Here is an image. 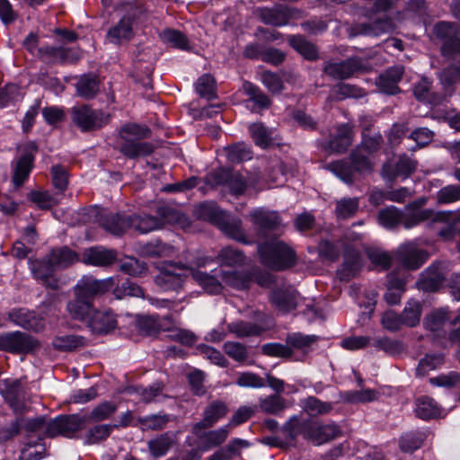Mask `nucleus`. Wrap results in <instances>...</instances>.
I'll return each instance as SVG.
<instances>
[{"label":"nucleus","mask_w":460,"mask_h":460,"mask_svg":"<svg viewBox=\"0 0 460 460\" xmlns=\"http://www.w3.org/2000/svg\"><path fill=\"white\" fill-rule=\"evenodd\" d=\"M450 212H435L432 209L407 213L394 206H389L378 212V222L386 229H394L402 225L405 229L415 227L425 221L446 222L450 219Z\"/></svg>","instance_id":"nucleus-1"},{"label":"nucleus","mask_w":460,"mask_h":460,"mask_svg":"<svg viewBox=\"0 0 460 460\" xmlns=\"http://www.w3.org/2000/svg\"><path fill=\"white\" fill-rule=\"evenodd\" d=\"M151 135V129L146 125L124 124L119 131V137L122 140L119 151L128 159L150 155L155 150L154 145L142 140L149 138Z\"/></svg>","instance_id":"nucleus-2"},{"label":"nucleus","mask_w":460,"mask_h":460,"mask_svg":"<svg viewBox=\"0 0 460 460\" xmlns=\"http://www.w3.org/2000/svg\"><path fill=\"white\" fill-rule=\"evenodd\" d=\"M261 263L274 271H284L297 263L296 251L280 240H270L257 246Z\"/></svg>","instance_id":"nucleus-3"},{"label":"nucleus","mask_w":460,"mask_h":460,"mask_svg":"<svg viewBox=\"0 0 460 460\" xmlns=\"http://www.w3.org/2000/svg\"><path fill=\"white\" fill-rule=\"evenodd\" d=\"M195 213L198 218L215 225L232 239L246 243L241 219L221 210L216 203L202 202L197 207Z\"/></svg>","instance_id":"nucleus-4"},{"label":"nucleus","mask_w":460,"mask_h":460,"mask_svg":"<svg viewBox=\"0 0 460 460\" xmlns=\"http://www.w3.org/2000/svg\"><path fill=\"white\" fill-rule=\"evenodd\" d=\"M183 214L171 206H159L155 215L146 213H133L129 215V229L145 234L163 228L165 225H173L181 222Z\"/></svg>","instance_id":"nucleus-5"},{"label":"nucleus","mask_w":460,"mask_h":460,"mask_svg":"<svg viewBox=\"0 0 460 460\" xmlns=\"http://www.w3.org/2000/svg\"><path fill=\"white\" fill-rule=\"evenodd\" d=\"M327 169L347 184L354 183L359 177L370 172L373 164L369 157L360 150L354 148L349 156L327 164Z\"/></svg>","instance_id":"nucleus-6"},{"label":"nucleus","mask_w":460,"mask_h":460,"mask_svg":"<svg viewBox=\"0 0 460 460\" xmlns=\"http://www.w3.org/2000/svg\"><path fill=\"white\" fill-rule=\"evenodd\" d=\"M71 121L83 133L101 129L109 123L110 114L89 104H81L70 109Z\"/></svg>","instance_id":"nucleus-7"},{"label":"nucleus","mask_w":460,"mask_h":460,"mask_svg":"<svg viewBox=\"0 0 460 460\" xmlns=\"http://www.w3.org/2000/svg\"><path fill=\"white\" fill-rule=\"evenodd\" d=\"M204 182L211 188L227 187L234 196L243 195L248 187L245 178L239 172L224 166L208 172L204 177Z\"/></svg>","instance_id":"nucleus-8"},{"label":"nucleus","mask_w":460,"mask_h":460,"mask_svg":"<svg viewBox=\"0 0 460 460\" xmlns=\"http://www.w3.org/2000/svg\"><path fill=\"white\" fill-rule=\"evenodd\" d=\"M433 33L442 42L441 55L454 59L460 55V26L449 22H438L434 25Z\"/></svg>","instance_id":"nucleus-9"},{"label":"nucleus","mask_w":460,"mask_h":460,"mask_svg":"<svg viewBox=\"0 0 460 460\" xmlns=\"http://www.w3.org/2000/svg\"><path fill=\"white\" fill-rule=\"evenodd\" d=\"M40 348L33 336L20 331L0 334V350L12 354H30Z\"/></svg>","instance_id":"nucleus-10"},{"label":"nucleus","mask_w":460,"mask_h":460,"mask_svg":"<svg viewBox=\"0 0 460 460\" xmlns=\"http://www.w3.org/2000/svg\"><path fill=\"white\" fill-rule=\"evenodd\" d=\"M38 150V145L35 142H28L22 147L21 155L13 163L12 182L14 188H21L28 180L34 167Z\"/></svg>","instance_id":"nucleus-11"},{"label":"nucleus","mask_w":460,"mask_h":460,"mask_svg":"<svg viewBox=\"0 0 460 460\" xmlns=\"http://www.w3.org/2000/svg\"><path fill=\"white\" fill-rule=\"evenodd\" d=\"M114 286L113 278L97 279L93 276H83L73 288L74 295L92 302L106 292L110 291Z\"/></svg>","instance_id":"nucleus-12"},{"label":"nucleus","mask_w":460,"mask_h":460,"mask_svg":"<svg viewBox=\"0 0 460 460\" xmlns=\"http://www.w3.org/2000/svg\"><path fill=\"white\" fill-rule=\"evenodd\" d=\"M367 63L360 57L353 56L340 62H327L323 66V72L336 80H345L355 74L367 70Z\"/></svg>","instance_id":"nucleus-13"},{"label":"nucleus","mask_w":460,"mask_h":460,"mask_svg":"<svg viewBox=\"0 0 460 460\" xmlns=\"http://www.w3.org/2000/svg\"><path fill=\"white\" fill-rule=\"evenodd\" d=\"M86 423V416L79 414L59 415L47 424L46 437L54 438L58 435L72 438Z\"/></svg>","instance_id":"nucleus-14"},{"label":"nucleus","mask_w":460,"mask_h":460,"mask_svg":"<svg viewBox=\"0 0 460 460\" xmlns=\"http://www.w3.org/2000/svg\"><path fill=\"white\" fill-rule=\"evenodd\" d=\"M4 389L0 391L4 402L13 413L22 416L29 411L26 404L27 393L20 379H4Z\"/></svg>","instance_id":"nucleus-15"},{"label":"nucleus","mask_w":460,"mask_h":460,"mask_svg":"<svg viewBox=\"0 0 460 460\" xmlns=\"http://www.w3.org/2000/svg\"><path fill=\"white\" fill-rule=\"evenodd\" d=\"M137 13H141V10H131L123 15L115 25L108 30L106 34L107 40L118 46L130 41L135 34L133 24L137 18Z\"/></svg>","instance_id":"nucleus-16"},{"label":"nucleus","mask_w":460,"mask_h":460,"mask_svg":"<svg viewBox=\"0 0 460 460\" xmlns=\"http://www.w3.org/2000/svg\"><path fill=\"white\" fill-rule=\"evenodd\" d=\"M37 57L47 64L75 63L81 58V52L75 48L65 46H43L38 49Z\"/></svg>","instance_id":"nucleus-17"},{"label":"nucleus","mask_w":460,"mask_h":460,"mask_svg":"<svg viewBox=\"0 0 460 460\" xmlns=\"http://www.w3.org/2000/svg\"><path fill=\"white\" fill-rule=\"evenodd\" d=\"M354 137L353 125L341 123L335 127V133L330 138L323 141L322 148L329 153L343 154L352 145Z\"/></svg>","instance_id":"nucleus-18"},{"label":"nucleus","mask_w":460,"mask_h":460,"mask_svg":"<svg viewBox=\"0 0 460 460\" xmlns=\"http://www.w3.org/2000/svg\"><path fill=\"white\" fill-rule=\"evenodd\" d=\"M396 261L405 269L416 270L429 259V252L413 243L401 244L395 252Z\"/></svg>","instance_id":"nucleus-19"},{"label":"nucleus","mask_w":460,"mask_h":460,"mask_svg":"<svg viewBox=\"0 0 460 460\" xmlns=\"http://www.w3.org/2000/svg\"><path fill=\"white\" fill-rule=\"evenodd\" d=\"M449 270V262L444 261H436L428 267L421 275L419 282L420 289L426 292H435L438 290Z\"/></svg>","instance_id":"nucleus-20"},{"label":"nucleus","mask_w":460,"mask_h":460,"mask_svg":"<svg viewBox=\"0 0 460 460\" xmlns=\"http://www.w3.org/2000/svg\"><path fill=\"white\" fill-rule=\"evenodd\" d=\"M183 265L170 263L159 268V274L155 276V282L164 290L177 291L181 288L186 275L182 272Z\"/></svg>","instance_id":"nucleus-21"},{"label":"nucleus","mask_w":460,"mask_h":460,"mask_svg":"<svg viewBox=\"0 0 460 460\" xmlns=\"http://www.w3.org/2000/svg\"><path fill=\"white\" fill-rule=\"evenodd\" d=\"M362 268V257L358 250L346 245L343 250V262L337 270V277L342 282L354 279Z\"/></svg>","instance_id":"nucleus-22"},{"label":"nucleus","mask_w":460,"mask_h":460,"mask_svg":"<svg viewBox=\"0 0 460 460\" xmlns=\"http://www.w3.org/2000/svg\"><path fill=\"white\" fill-rule=\"evenodd\" d=\"M417 164L416 160L411 159L407 155H402L394 164H384L381 173L384 178L389 181H394L396 178L407 179L416 171Z\"/></svg>","instance_id":"nucleus-23"},{"label":"nucleus","mask_w":460,"mask_h":460,"mask_svg":"<svg viewBox=\"0 0 460 460\" xmlns=\"http://www.w3.org/2000/svg\"><path fill=\"white\" fill-rule=\"evenodd\" d=\"M31 270L33 277L43 286L53 290L58 288V280L55 277L57 269L48 254L42 259L31 261Z\"/></svg>","instance_id":"nucleus-24"},{"label":"nucleus","mask_w":460,"mask_h":460,"mask_svg":"<svg viewBox=\"0 0 460 460\" xmlns=\"http://www.w3.org/2000/svg\"><path fill=\"white\" fill-rule=\"evenodd\" d=\"M298 13L299 10L296 8L286 4H278L272 8H261L259 16L265 24L281 27L287 25L289 20Z\"/></svg>","instance_id":"nucleus-25"},{"label":"nucleus","mask_w":460,"mask_h":460,"mask_svg":"<svg viewBox=\"0 0 460 460\" xmlns=\"http://www.w3.org/2000/svg\"><path fill=\"white\" fill-rule=\"evenodd\" d=\"M118 252L103 246H93L84 252L82 261L86 265L108 268L118 260Z\"/></svg>","instance_id":"nucleus-26"},{"label":"nucleus","mask_w":460,"mask_h":460,"mask_svg":"<svg viewBox=\"0 0 460 460\" xmlns=\"http://www.w3.org/2000/svg\"><path fill=\"white\" fill-rule=\"evenodd\" d=\"M98 225L106 232L120 236L129 229V215L124 212H103L97 217Z\"/></svg>","instance_id":"nucleus-27"},{"label":"nucleus","mask_w":460,"mask_h":460,"mask_svg":"<svg viewBox=\"0 0 460 460\" xmlns=\"http://www.w3.org/2000/svg\"><path fill=\"white\" fill-rule=\"evenodd\" d=\"M8 319L25 330L40 332L44 329L43 318L27 308H13L8 312Z\"/></svg>","instance_id":"nucleus-28"},{"label":"nucleus","mask_w":460,"mask_h":460,"mask_svg":"<svg viewBox=\"0 0 460 460\" xmlns=\"http://www.w3.org/2000/svg\"><path fill=\"white\" fill-rule=\"evenodd\" d=\"M404 67L402 66L388 67L376 79V85L380 92L387 95H396L401 93L398 84L402 81Z\"/></svg>","instance_id":"nucleus-29"},{"label":"nucleus","mask_w":460,"mask_h":460,"mask_svg":"<svg viewBox=\"0 0 460 460\" xmlns=\"http://www.w3.org/2000/svg\"><path fill=\"white\" fill-rule=\"evenodd\" d=\"M91 331L99 335L108 334L117 327V319L111 310H94L86 323Z\"/></svg>","instance_id":"nucleus-30"},{"label":"nucleus","mask_w":460,"mask_h":460,"mask_svg":"<svg viewBox=\"0 0 460 460\" xmlns=\"http://www.w3.org/2000/svg\"><path fill=\"white\" fill-rule=\"evenodd\" d=\"M75 94L84 100L94 99L100 92L101 80L93 72L75 76Z\"/></svg>","instance_id":"nucleus-31"},{"label":"nucleus","mask_w":460,"mask_h":460,"mask_svg":"<svg viewBox=\"0 0 460 460\" xmlns=\"http://www.w3.org/2000/svg\"><path fill=\"white\" fill-rule=\"evenodd\" d=\"M298 292L293 288H277L270 292V301L280 313L286 314L297 307Z\"/></svg>","instance_id":"nucleus-32"},{"label":"nucleus","mask_w":460,"mask_h":460,"mask_svg":"<svg viewBox=\"0 0 460 460\" xmlns=\"http://www.w3.org/2000/svg\"><path fill=\"white\" fill-rule=\"evenodd\" d=\"M312 420H301L298 416H292L281 428L288 439V445L295 446L298 436L310 440Z\"/></svg>","instance_id":"nucleus-33"},{"label":"nucleus","mask_w":460,"mask_h":460,"mask_svg":"<svg viewBox=\"0 0 460 460\" xmlns=\"http://www.w3.org/2000/svg\"><path fill=\"white\" fill-rule=\"evenodd\" d=\"M229 411L227 404L220 400L211 402L204 410L203 419L195 423L193 429H204L212 427Z\"/></svg>","instance_id":"nucleus-34"},{"label":"nucleus","mask_w":460,"mask_h":460,"mask_svg":"<svg viewBox=\"0 0 460 460\" xmlns=\"http://www.w3.org/2000/svg\"><path fill=\"white\" fill-rule=\"evenodd\" d=\"M177 433L174 431H165L147 442V448L152 457L155 459L164 456L170 449L176 444Z\"/></svg>","instance_id":"nucleus-35"},{"label":"nucleus","mask_w":460,"mask_h":460,"mask_svg":"<svg viewBox=\"0 0 460 460\" xmlns=\"http://www.w3.org/2000/svg\"><path fill=\"white\" fill-rule=\"evenodd\" d=\"M243 91L248 96L246 106L253 112H260L267 110L271 105V101L261 89L252 83L246 82L243 84Z\"/></svg>","instance_id":"nucleus-36"},{"label":"nucleus","mask_w":460,"mask_h":460,"mask_svg":"<svg viewBox=\"0 0 460 460\" xmlns=\"http://www.w3.org/2000/svg\"><path fill=\"white\" fill-rule=\"evenodd\" d=\"M252 223L260 232L275 230L281 223V217L276 211H270L262 208L252 210L250 213Z\"/></svg>","instance_id":"nucleus-37"},{"label":"nucleus","mask_w":460,"mask_h":460,"mask_svg":"<svg viewBox=\"0 0 460 460\" xmlns=\"http://www.w3.org/2000/svg\"><path fill=\"white\" fill-rule=\"evenodd\" d=\"M94 310L95 308L92 302L86 301L75 295L66 304V311L75 321L87 323Z\"/></svg>","instance_id":"nucleus-38"},{"label":"nucleus","mask_w":460,"mask_h":460,"mask_svg":"<svg viewBox=\"0 0 460 460\" xmlns=\"http://www.w3.org/2000/svg\"><path fill=\"white\" fill-rule=\"evenodd\" d=\"M219 273L221 279L226 285L237 290L248 289L252 284L251 270L232 271L219 270Z\"/></svg>","instance_id":"nucleus-39"},{"label":"nucleus","mask_w":460,"mask_h":460,"mask_svg":"<svg viewBox=\"0 0 460 460\" xmlns=\"http://www.w3.org/2000/svg\"><path fill=\"white\" fill-rule=\"evenodd\" d=\"M394 29V22L389 17L376 19L358 26V34L378 37L384 33L392 32Z\"/></svg>","instance_id":"nucleus-40"},{"label":"nucleus","mask_w":460,"mask_h":460,"mask_svg":"<svg viewBox=\"0 0 460 460\" xmlns=\"http://www.w3.org/2000/svg\"><path fill=\"white\" fill-rule=\"evenodd\" d=\"M48 255L57 270L66 269L79 261V254L66 245L51 249Z\"/></svg>","instance_id":"nucleus-41"},{"label":"nucleus","mask_w":460,"mask_h":460,"mask_svg":"<svg viewBox=\"0 0 460 460\" xmlns=\"http://www.w3.org/2000/svg\"><path fill=\"white\" fill-rule=\"evenodd\" d=\"M214 274H208L199 270H191L193 279L200 285L206 292L213 295L221 293L222 285L218 280L220 277L219 270H212Z\"/></svg>","instance_id":"nucleus-42"},{"label":"nucleus","mask_w":460,"mask_h":460,"mask_svg":"<svg viewBox=\"0 0 460 460\" xmlns=\"http://www.w3.org/2000/svg\"><path fill=\"white\" fill-rule=\"evenodd\" d=\"M341 434V429L334 423L319 425L312 420L310 440L315 441L318 445L329 442Z\"/></svg>","instance_id":"nucleus-43"},{"label":"nucleus","mask_w":460,"mask_h":460,"mask_svg":"<svg viewBox=\"0 0 460 460\" xmlns=\"http://www.w3.org/2000/svg\"><path fill=\"white\" fill-rule=\"evenodd\" d=\"M288 44L304 58L315 61L319 58L317 47L302 35H290Z\"/></svg>","instance_id":"nucleus-44"},{"label":"nucleus","mask_w":460,"mask_h":460,"mask_svg":"<svg viewBox=\"0 0 460 460\" xmlns=\"http://www.w3.org/2000/svg\"><path fill=\"white\" fill-rule=\"evenodd\" d=\"M415 413L421 420H428L440 416V408L431 397L423 395L415 400Z\"/></svg>","instance_id":"nucleus-45"},{"label":"nucleus","mask_w":460,"mask_h":460,"mask_svg":"<svg viewBox=\"0 0 460 460\" xmlns=\"http://www.w3.org/2000/svg\"><path fill=\"white\" fill-rule=\"evenodd\" d=\"M432 83L427 77H422L413 84L412 92L417 101L436 105L440 102V96L431 91Z\"/></svg>","instance_id":"nucleus-46"},{"label":"nucleus","mask_w":460,"mask_h":460,"mask_svg":"<svg viewBox=\"0 0 460 460\" xmlns=\"http://www.w3.org/2000/svg\"><path fill=\"white\" fill-rule=\"evenodd\" d=\"M445 363V356L441 352L426 354L419 361L416 376H425L430 371L439 368Z\"/></svg>","instance_id":"nucleus-47"},{"label":"nucleus","mask_w":460,"mask_h":460,"mask_svg":"<svg viewBox=\"0 0 460 460\" xmlns=\"http://www.w3.org/2000/svg\"><path fill=\"white\" fill-rule=\"evenodd\" d=\"M231 332L234 333L237 338H246L252 336L261 335L267 328H263L261 325L245 321H237L232 323L229 325Z\"/></svg>","instance_id":"nucleus-48"},{"label":"nucleus","mask_w":460,"mask_h":460,"mask_svg":"<svg viewBox=\"0 0 460 460\" xmlns=\"http://www.w3.org/2000/svg\"><path fill=\"white\" fill-rule=\"evenodd\" d=\"M163 42L169 44L171 47L181 50H189L190 49L188 37L181 31L175 29H165L159 34Z\"/></svg>","instance_id":"nucleus-49"},{"label":"nucleus","mask_w":460,"mask_h":460,"mask_svg":"<svg viewBox=\"0 0 460 460\" xmlns=\"http://www.w3.org/2000/svg\"><path fill=\"white\" fill-rule=\"evenodd\" d=\"M86 344V339L80 335H61L54 338L53 347L59 351H72Z\"/></svg>","instance_id":"nucleus-50"},{"label":"nucleus","mask_w":460,"mask_h":460,"mask_svg":"<svg viewBox=\"0 0 460 460\" xmlns=\"http://www.w3.org/2000/svg\"><path fill=\"white\" fill-rule=\"evenodd\" d=\"M172 246L157 239L147 242L139 247V253L144 257L160 258L170 255Z\"/></svg>","instance_id":"nucleus-51"},{"label":"nucleus","mask_w":460,"mask_h":460,"mask_svg":"<svg viewBox=\"0 0 460 460\" xmlns=\"http://www.w3.org/2000/svg\"><path fill=\"white\" fill-rule=\"evenodd\" d=\"M154 71L151 63L142 64L140 61L135 63L134 70L131 74L135 83L141 84L145 89H152V74Z\"/></svg>","instance_id":"nucleus-52"},{"label":"nucleus","mask_w":460,"mask_h":460,"mask_svg":"<svg viewBox=\"0 0 460 460\" xmlns=\"http://www.w3.org/2000/svg\"><path fill=\"white\" fill-rule=\"evenodd\" d=\"M439 79L446 91L454 92L455 85L460 84V61L445 67L439 75Z\"/></svg>","instance_id":"nucleus-53"},{"label":"nucleus","mask_w":460,"mask_h":460,"mask_svg":"<svg viewBox=\"0 0 460 460\" xmlns=\"http://www.w3.org/2000/svg\"><path fill=\"white\" fill-rule=\"evenodd\" d=\"M217 259L221 264L234 267L244 264L246 257L243 251L226 246L219 251Z\"/></svg>","instance_id":"nucleus-54"},{"label":"nucleus","mask_w":460,"mask_h":460,"mask_svg":"<svg viewBox=\"0 0 460 460\" xmlns=\"http://www.w3.org/2000/svg\"><path fill=\"white\" fill-rule=\"evenodd\" d=\"M117 411V405L110 401H105L96 405L86 416V422H101L108 420Z\"/></svg>","instance_id":"nucleus-55"},{"label":"nucleus","mask_w":460,"mask_h":460,"mask_svg":"<svg viewBox=\"0 0 460 460\" xmlns=\"http://www.w3.org/2000/svg\"><path fill=\"white\" fill-rule=\"evenodd\" d=\"M171 420L168 414H151L145 417H139L137 422L143 431L146 430H161L166 427Z\"/></svg>","instance_id":"nucleus-56"},{"label":"nucleus","mask_w":460,"mask_h":460,"mask_svg":"<svg viewBox=\"0 0 460 460\" xmlns=\"http://www.w3.org/2000/svg\"><path fill=\"white\" fill-rule=\"evenodd\" d=\"M434 136V131L427 127L416 128L408 136L409 139L415 142V146L409 148V150L414 152L428 146L433 141Z\"/></svg>","instance_id":"nucleus-57"},{"label":"nucleus","mask_w":460,"mask_h":460,"mask_svg":"<svg viewBox=\"0 0 460 460\" xmlns=\"http://www.w3.org/2000/svg\"><path fill=\"white\" fill-rule=\"evenodd\" d=\"M446 322L450 323L448 310L447 308H439L426 315L423 324L427 330L438 332L442 328Z\"/></svg>","instance_id":"nucleus-58"},{"label":"nucleus","mask_w":460,"mask_h":460,"mask_svg":"<svg viewBox=\"0 0 460 460\" xmlns=\"http://www.w3.org/2000/svg\"><path fill=\"white\" fill-rule=\"evenodd\" d=\"M249 132L256 146L263 149H266L270 146L272 138L270 133L263 123L257 122L250 125Z\"/></svg>","instance_id":"nucleus-59"},{"label":"nucleus","mask_w":460,"mask_h":460,"mask_svg":"<svg viewBox=\"0 0 460 460\" xmlns=\"http://www.w3.org/2000/svg\"><path fill=\"white\" fill-rule=\"evenodd\" d=\"M421 314V304L417 300H410L401 314L405 326L414 327L420 323Z\"/></svg>","instance_id":"nucleus-60"},{"label":"nucleus","mask_w":460,"mask_h":460,"mask_svg":"<svg viewBox=\"0 0 460 460\" xmlns=\"http://www.w3.org/2000/svg\"><path fill=\"white\" fill-rule=\"evenodd\" d=\"M137 326L139 332L146 336L157 334L161 330L159 317L157 315H139L137 319Z\"/></svg>","instance_id":"nucleus-61"},{"label":"nucleus","mask_w":460,"mask_h":460,"mask_svg":"<svg viewBox=\"0 0 460 460\" xmlns=\"http://www.w3.org/2000/svg\"><path fill=\"white\" fill-rule=\"evenodd\" d=\"M425 439V434L420 431H412L400 438V448L402 452H413L419 449Z\"/></svg>","instance_id":"nucleus-62"},{"label":"nucleus","mask_w":460,"mask_h":460,"mask_svg":"<svg viewBox=\"0 0 460 460\" xmlns=\"http://www.w3.org/2000/svg\"><path fill=\"white\" fill-rule=\"evenodd\" d=\"M259 403L261 410L268 414H279L286 408L285 399L279 394L261 398Z\"/></svg>","instance_id":"nucleus-63"},{"label":"nucleus","mask_w":460,"mask_h":460,"mask_svg":"<svg viewBox=\"0 0 460 460\" xmlns=\"http://www.w3.org/2000/svg\"><path fill=\"white\" fill-rule=\"evenodd\" d=\"M358 209V199L357 198H347L338 200L335 212L340 219H347L353 217Z\"/></svg>","instance_id":"nucleus-64"}]
</instances>
